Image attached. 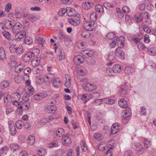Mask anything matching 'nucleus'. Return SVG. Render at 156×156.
<instances>
[{
  "mask_svg": "<svg viewBox=\"0 0 156 156\" xmlns=\"http://www.w3.org/2000/svg\"><path fill=\"white\" fill-rule=\"evenodd\" d=\"M52 82L53 86L55 88H59L62 84L61 80L58 77H55L54 78Z\"/></svg>",
  "mask_w": 156,
  "mask_h": 156,
  "instance_id": "obj_5",
  "label": "nucleus"
},
{
  "mask_svg": "<svg viewBox=\"0 0 156 156\" xmlns=\"http://www.w3.org/2000/svg\"><path fill=\"white\" fill-rule=\"evenodd\" d=\"M35 142V137L34 136L30 135L29 136L28 140V143L30 145H33Z\"/></svg>",
  "mask_w": 156,
  "mask_h": 156,
  "instance_id": "obj_40",
  "label": "nucleus"
},
{
  "mask_svg": "<svg viewBox=\"0 0 156 156\" xmlns=\"http://www.w3.org/2000/svg\"><path fill=\"white\" fill-rule=\"evenodd\" d=\"M85 60L87 64L91 65H94L96 63L95 60L91 58V56L88 57Z\"/></svg>",
  "mask_w": 156,
  "mask_h": 156,
  "instance_id": "obj_31",
  "label": "nucleus"
},
{
  "mask_svg": "<svg viewBox=\"0 0 156 156\" xmlns=\"http://www.w3.org/2000/svg\"><path fill=\"white\" fill-rule=\"evenodd\" d=\"M76 70L77 74L80 76L85 75L87 72L86 68L81 66L76 67Z\"/></svg>",
  "mask_w": 156,
  "mask_h": 156,
  "instance_id": "obj_8",
  "label": "nucleus"
},
{
  "mask_svg": "<svg viewBox=\"0 0 156 156\" xmlns=\"http://www.w3.org/2000/svg\"><path fill=\"white\" fill-rule=\"evenodd\" d=\"M120 126L117 123L114 124L111 129V134L114 135L117 133L119 130Z\"/></svg>",
  "mask_w": 156,
  "mask_h": 156,
  "instance_id": "obj_12",
  "label": "nucleus"
},
{
  "mask_svg": "<svg viewBox=\"0 0 156 156\" xmlns=\"http://www.w3.org/2000/svg\"><path fill=\"white\" fill-rule=\"evenodd\" d=\"M115 34L112 32H110L108 33L106 35L108 38L109 39L112 40L115 37Z\"/></svg>",
  "mask_w": 156,
  "mask_h": 156,
  "instance_id": "obj_64",
  "label": "nucleus"
},
{
  "mask_svg": "<svg viewBox=\"0 0 156 156\" xmlns=\"http://www.w3.org/2000/svg\"><path fill=\"white\" fill-rule=\"evenodd\" d=\"M106 143V142L104 141L100 142L98 145V149L102 151L106 150L107 148V147L105 146Z\"/></svg>",
  "mask_w": 156,
  "mask_h": 156,
  "instance_id": "obj_24",
  "label": "nucleus"
},
{
  "mask_svg": "<svg viewBox=\"0 0 156 156\" xmlns=\"http://www.w3.org/2000/svg\"><path fill=\"white\" fill-rule=\"evenodd\" d=\"M140 28L143 29L147 33L149 34L151 33V29L148 27H145L143 25H141L140 26Z\"/></svg>",
  "mask_w": 156,
  "mask_h": 156,
  "instance_id": "obj_55",
  "label": "nucleus"
},
{
  "mask_svg": "<svg viewBox=\"0 0 156 156\" xmlns=\"http://www.w3.org/2000/svg\"><path fill=\"white\" fill-rule=\"evenodd\" d=\"M24 67V65L23 64L18 65L15 67V71L16 73H19L23 69Z\"/></svg>",
  "mask_w": 156,
  "mask_h": 156,
  "instance_id": "obj_35",
  "label": "nucleus"
},
{
  "mask_svg": "<svg viewBox=\"0 0 156 156\" xmlns=\"http://www.w3.org/2000/svg\"><path fill=\"white\" fill-rule=\"evenodd\" d=\"M47 153L46 150L44 149H42L37 151V154L40 156H43Z\"/></svg>",
  "mask_w": 156,
  "mask_h": 156,
  "instance_id": "obj_56",
  "label": "nucleus"
},
{
  "mask_svg": "<svg viewBox=\"0 0 156 156\" xmlns=\"http://www.w3.org/2000/svg\"><path fill=\"white\" fill-rule=\"evenodd\" d=\"M81 53L84 57L85 59L88 58V57L92 56V52L85 50L81 51Z\"/></svg>",
  "mask_w": 156,
  "mask_h": 156,
  "instance_id": "obj_25",
  "label": "nucleus"
},
{
  "mask_svg": "<svg viewBox=\"0 0 156 156\" xmlns=\"http://www.w3.org/2000/svg\"><path fill=\"white\" fill-rule=\"evenodd\" d=\"M12 9V5L10 3H8L5 6V10L6 12H9Z\"/></svg>",
  "mask_w": 156,
  "mask_h": 156,
  "instance_id": "obj_62",
  "label": "nucleus"
},
{
  "mask_svg": "<svg viewBox=\"0 0 156 156\" xmlns=\"http://www.w3.org/2000/svg\"><path fill=\"white\" fill-rule=\"evenodd\" d=\"M34 91V88L31 86H26L25 90L26 94L29 96L31 95Z\"/></svg>",
  "mask_w": 156,
  "mask_h": 156,
  "instance_id": "obj_14",
  "label": "nucleus"
},
{
  "mask_svg": "<svg viewBox=\"0 0 156 156\" xmlns=\"http://www.w3.org/2000/svg\"><path fill=\"white\" fill-rule=\"evenodd\" d=\"M83 88L86 91L91 92L95 90L97 88V87L96 85L94 83H88L83 84Z\"/></svg>",
  "mask_w": 156,
  "mask_h": 156,
  "instance_id": "obj_1",
  "label": "nucleus"
},
{
  "mask_svg": "<svg viewBox=\"0 0 156 156\" xmlns=\"http://www.w3.org/2000/svg\"><path fill=\"white\" fill-rule=\"evenodd\" d=\"M12 22L9 20H6L4 24L0 23V30L1 28L2 29H4L5 28L7 29H10L12 28V27L13 25L12 24Z\"/></svg>",
  "mask_w": 156,
  "mask_h": 156,
  "instance_id": "obj_7",
  "label": "nucleus"
},
{
  "mask_svg": "<svg viewBox=\"0 0 156 156\" xmlns=\"http://www.w3.org/2000/svg\"><path fill=\"white\" fill-rule=\"evenodd\" d=\"M113 147L111 146L107 151L104 156H112V151L113 150Z\"/></svg>",
  "mask_w": 156,
  "mask_h": 156,
  "instance_id": "obj_54",
  "label": "nucleus"
},
{
  "mask_svg": "<svg viewBox=\"0 0 156 156\" xmlns=\"http://www.w3.org/2000/svg\"><path fill=\"white\" fill-rule=\"evenodd\" d=\"M94 23L87 21L83 22V26L84 29L89 31H91L94 29Z\"/></svg>",
  "mask_w": 156,
  "mask_h": 156,
  "instance_id": "obj_3",
  "label": "nucleus"
},
{
  "mask_svg": "<svg viewBox=\"0 0 156 156\" xmlns=\"http://www.w3.org/2000/svg\"><path fill=\"white\" fill-rule=\"evenodd\" d=\"M137 47L139 50H143L145 51H147L148 50V48L142 43H140L139 44Z\"/></svg>",
  "mask_w": 156,
  "mask_h": 156,
  "instance_id": "obj_48",
  "label": "nucleus"
},
{
  "mask_svg": "<svg viewBox=\"0 0 156 156\" xmlns=\"http://www.w3.org/2000/svg\"><path fill=\"white\" fill-rule=\"evenodd\" d=\"M97 17L96 13L95 12L92 13L90 16V19L91 21L93 22L96 21L97 19Z\"/></svg>",
  "mask_w": 156,
  "mask_h": 156,
  "instance_id": "obj_58",
  "label": "nucleus"
},
{
  "mask_svg": "<svg viewBox=\"0 0 156 156\" xmlns=\"http://www.w3.org/2000/svg\"><path fill=\"white\" fill-rule=\"evenodd\" d=\"M122 113V117H129L131 114V111L130 108H128L123 111Z\"/></svg>",
  "mask_w": 156,
  "mask_h": 156,
  "instance_id": "obj_21",
  "label": "nucleus"
},
{
  "mask_svg": "<svg viewBox=\"0 0 156 156\" xmlns=\"http://www.w3.org/2000/svg\"><path fill=\"white\" fill-rule=\"evenodd\" d=\"M112 68L115 73H119L121 72L122 69L121 66L119 64L114 65Z\"/></svg>",
  "mask_w": 156,
  "mask_h": 156,
  "instance_id": "obj_22",
  "label": "nucleus"
},
{
  "mask_svg": "<svg viewBox=\"0 0 156 156\" xmlns=\"http://www.w3.org/2000/svg\"><path fill=\"white\" fill-rule=\"evenodd\" d=\"M80 98L84 104H85L90 99L89 95L86 94L81 95Z\"/></svg>",
  "mask_w": 156,
  "mask_h": 156,
  "instance_id": "obj_23",
  "label": "nucleus"
},
{
  "mask_svg": "<svg viewBox=\"0 0 156 156\" xmlns=\"http://www.w3.org/2000/svg\"><path fill=\"white\" fill-rule=\"evenodd\" d=\"M19 107V111L20 113H22L23 110H27L30 107V103L28 101H20V104Z\"/></svg>",
  "mask_w": 156,
  "mask_h": 156,
  "instance_id": "obj_2",
  "label": "nucleus"
},
{
  "mask_svg": "<svg viewBox=\"0 0 156 156\" xmlns=\"http://www.w3.org/2000/svg\"><path fill=\"white\" fill-rule=\"evenodd\" d=\"M40 62V60L37 58H33L31 61V65L33 66L36 67L39 65Z\"/></svg>",
  "mask_w": 156,
  "mask_h": 156,
  "instance_id": "obj_37",
  "label": "nucleus"
},
{
  "mask_svg": "<svg viewBox=\"0 0 156 156\" xmlns=\"http://www.w3.org/2000/svg\"><path fill=\"white\" fill-rule=\"evenodd\" d=\"M9 85V82L6 80L2 81L0 83V86L2 88L7 87Z\"/></svg>",
  "mask_w": 156,
  "mask_h": 156,
  "instance_id": "obj_59",
  "label": "nucleus"
},
{
  "mask_svg": "<svg viewBox=\"0 0 156 156\" xmlns=\"http://www.w3.org/2000/svg\"><path fill=\"white\" fill-rule=\"evenodd\" d=\"M73 61L75 64L77 65L83 63L84 60L81 56L78 55L74 57Z\"/></svg>",
  "mask_w": 156,
  "mask_h": 156,
  "instance_id": "obj_9",
  "label": "nucleus"
},
{
  "mask_svg": "<svg viewBox=\"0 0 156 156\" xmlns=\"http://www.w3.org/2000/svg\"><path fill=\"white\" fill-rule=\"evenodd\" d=\"M47 108L48 112L51 113L55 112L57 109V106L55 105L48 106Z\"/></svg>",
  "mask_w": 156,
  "mask_h": 156,
  "instance_id": "obj_27",
  "label": "nucleus"
},
{
  "mask_svg": "<svg viewBox=\"0 0 156 156\" xmlns=\"http://www.w3.org/2000/svg\"><path fill=\"white\" fill-rule=\"evenodd\" d=\"M115 55L120 59L123 60L124 58V53L122 49L118 48L116 49Z\"/></svg>",
  "mask_w": 156,
  "mask_h": 156,
  "instance_id": "obj_10",
  "label": "nucleus"
},
{
  "mask_svg": "<svg viewBox=\"0 0 156 156\" xmlns=\"http://www.w3.org/2000/svg\"><path fill=\"white\" fill-rule=\"evenodd\" d=\"M90 33L87 30H83L81 33V36L85 38H88L90 37Z\"/></svg>",
  "mask_w": 156,
  "mask_h": 156,
  "instance_id": "obj_38",
  "label": "nucleus"
},
{
  "mask_svg": "<svg viewBox=\"0 0 156 156\" xmlns=\"http://www.w3.org/2000/svg\"><path fill=\"white\" fill-rule=\"evenodd\" d=\"M65 77L66 80V82L64 84V85L66 87H69L71 84L70 82V76L68 74H66Z\"/></svg>",
  "mask_w": 156,
  "mask_h": 156,
  "instance_id": "obj_36",
  "label": "nucleus"
},
{
  "mask_svg": "<svg viewBox=\"0 0 156 156\" xmlns=\"http://www.w3.org/2000/svg\"><path fill=\"white\" fill-rule=\"evenodd\" d=\"M93 5V2H87L83 3L82 4V7L86 10H88L92 7Z\"/></svg>",
  "mask_w": 156,
  "mask_h": 156,
  "instance_id": "obj_15",
  "label": "nucleus"
},
{
  "mask_svg": "<svg viewBox=\"0 0 156 156\" xmlns=\"http://www.w3.org/2000/svg\"><path fill=\"white\" fill-rule=\"evenodd\" d=\"M118 104L121 108H125L128 107V104L126 101L123 99L120 100L119 101Z\"/></svg>",
  "mask_w": 156,
  "mask_h": 156,
  "instance_id": "obj_17",
  "label": "nucleus"
},
{
  "mask_svg": "<svg viewBox=\"0 0 156 156\" xmlns=\"http://www.w3.org/2000/svg\"><path fill=\"white\" fill-rule=\"evenodd\" d=\"M39 19V18L38 16L34 14L30 15L27 18V20L32 22L36 21L38 20Z\"/></svg>",
  "mask_w": 156,
  "mask_h": 156,
  "instance_id": "obj_29",
  "label": "nucleus"
},
{
  "mask_svg": "<svg viewBox=\"0 0 156 156\" xmlns=\"http://www.w3.org/2000/svg\"><path fill=\"white\" fill-rule=\"evenodd\" d=\"M95 9L97 12H99L102 13L104 12L103 7L99 4L96 5Z\"/></svg>",
  "mask_w": 156,
  "mask_h": 156,
  "instance_id": "obj_42",
  "label": "nucleus"
},
{
  "mask_svg": "<svg viewBox=\"0 0 156 156\" xmlns=\"http://www.w3.org/2000/svg\"><path fill=\"white\" fill-rule=\"evenodd\" d=\"M6 55L5 51L2 47L0 48V59L3 61L6 59Z\"/></svg>",
  "mask_w": 156,
  "mask_h": 156,
  "instance_id": "obj_18",
  "label": "nucleus"
},
{
  "mask_svg": "<svg viewBox=\"0 0 156 156\" xmlns=\"http://www.w3.org/2000/svg\"><path fill=\"white\" fill-rule=\"evenodd\" d=\"M148 54L152 56L156 55V47H152L147 50Z\"/></svg>",
  "mask_w": 156,
  "mask_h": 156,
  "instance_id": "obj_32",
  "label": "nucleus"
},
{
  "mask_svg": "<svg viewBox=\"0 0 156 156\" xmlns=\"http://www.w3.org/2000/svg\"><path fill=\"white\" fill-rule=\"evenodd\" d=\"M11 150L13 151H16L19 150L20 148L19 145L16 144H12L10 145Z\"/></svg>",
  "mask_w": 156,
  "mask_h": 156,
  "instance_id": "obj_44",
  "label": "nucleus"
},
{
  "mask_svg": "<svg viewBox=\"0 0 156 156\" xmlns=\"http://www.w3.org/2000/svg\"><path fill=\"white\" fill-rule=\"evenodd\" d=\"M104 101L105 103L107 104L112 105L114 103L115 101L113 99L106 98L104 99Z\"/></svg>",
  "mask_w": 156,
  "mask_h": 156,
  "instance_id": "obj_47",
  "label": "nucleus"
},
{
  "mask_svg": "<svg viewBox=\"0 0 156 156\" xmlns=\"http://www.w3.org/2000/svg\"><path fill=\"white\" fill-rule=\"evenodd\" d=\"M144 143L145 147L146 148L150 147L151 145V142L147 139L144 140Z\"/></svg>",
  "mask_w": 156,
  "mask_h": 156,
  "instance_id": "obj_63",
  "label": "nucleus"
},
{
  "mask_svg": "<svg viewBox=\"0 0 156 156\" xmlns=\"http://www.w3.org/2000/svg\"><path fill=\"white\" fill-rule=\"evenodd\" d=\"M10 96L8 94L4 95V103L5 104L9 105L11 101Z\"/></svg>",
  "mask_w": 156,
  "mask_h": 156,
  "instance_id": "obj_20",
  "label": "nucleus"
},
{
  "mask_svg": "<svg viewBox=\"0 0 156 156\" xmlns=\"http://www.w3.org/2000/svg\"><path fill=\"white\" fill-rule=\"evenodd\" d=\"M44 97V95L42 93H40L38 94H35L34 96V99L38 100L42 99Z\"/></svg>",
  "mask_w": 156,
  "mask_h": 156,
  "instance_id": "obj_50",
  "label": "nucleus"
},
{
  "mask_svg": "<svg viewBox=\"0 0 156 156\" xmlns=\"http://www.w3.org/2000/svg\"><path fill=\"white\" fill-rule=\"evenodd\" d=\"M104 99H97L95 100L92 102V104L96 106H99L102 105Z\"/></svg>",
  "mask_w": 156,
  "mask_h": 156,
  "instance_id": "obj_41",
  "label": "nucleus"
},
{
  "mask_svg": "<svg viewBox=\"0 0 156 156\" xmlns=\"http://www.w3.org/2000/svg\"><path fill=\"white\" fill-rule=\"evenodd\" d=\"M103 5L106 9H109L111 8H112L113 7V5L110 3L108 2H106L103 4Z\"/></svg>",
  "mask_w": 156,
  "mask_h": 156,
  "instance_id": "obj_61",
  "label": "nucleus"
},
{
  "mask_svg": "<svg viewBox=\"0 0 156 156\" xmlns=\"http://www.w3.org/2000/svg\"><path fill=\"white\" fill-rule=\"evenodd\" d=\"M141 38H139L135 36L129 35L127 37L128 39L130 41H132L136 43H138L140 42Z\"/></svg>",
  "mask_w": 156,
  "mask_h": 156,
  "instance_id": "obj_16",
  "label": "nucleus"
},
{
  "mask_svg": "<svg viewBox=\"0 0 156 156\" xmlns=\"http://www.w3.org/2000/svg\"><path fill=\"white\" fill-rule=\"evenodd\" d=\"M30 52L33 57H36L39 54L40 50L38 48H35Z\"/></svg>",
  "mask_w": 156,
  "mask_h": 156,
  "instance_id": "obj_49",
  "label": "nucleus"
},
{
  "mask_svg": "<svg viewBox=\"0 0 156 156\" xmlns=\"http://www.w3.org/2000/svg\"><path fill=\"white\" fill-rule=\"evenodd\" d=\"M115 54L114 52H110L108 56V59L110 61L114 60L115 58Z\"/></svg>",
  "mask_w": 156,
  "mask_h": 156,
  "instance_id": "obj_39",
  "label": "nucleus"
},
{
  "mask_svg": "<svg viewBox=\"0 0 156 156\" xmlns=\"http://www.w3.org/2000/svg\"><path fill=\"white\" fill-rule=\"evenodd\" d=\"M23 122L22 120H18L16 123V126L18 129H21L23 125Z\"/></svg>",
  "mask_w": 156,
  "mask_h": 156,
  "instance_id": "obj_45",
  "label": "nucleus"
},
{
  "mask_svg": "<svg viewBox=\"0 0 156 156\" xmlns=\"http://www.w3.org/2000/svg\"><path fill=\"white\" fill-rule=\"evenodd\" d=\"M53 118L51 116H49L47 118H45L42 119V122L44 123H48L53 119Z\"/></svg>",
  "mask_w": 156,
  "mask_h": 156,
  "instance_id": "obj_46",
  "label": "nucleus"
},
{
  "mask_svg": "<svg viewBox=\"0 0 156 156\" xmlns=\"http://www.w3.org/2000/svg\"><path fill=\"white\" fill-rule=\"evenodd\" d=\"M33 57L30 52L27 53L25 55L23 58V61L25 62L28 61L31 58Z\"/></svg>",
  "mask_w": 156,
  "mask_h": 156,
  "instance_id": "obj_26",
  "label": "nucleus"
},
{
  "mask_svg": "<svg viewBox=\"0 0 156 156\" xmlns=\"http://www.w3.org/2000/svg\"><path fill=\"white\" fill-rule=\"evenodd\" d=\"M23 46L21 45H20L18 47H17L15 51V53L17 55H20L23 53Z\"/></svg>",
  "mask_w": 156,
  "mask_h": 156,
  "instance_id": "obj_33",
  "label": "nucleus"
},
{
  "mask_svg": "<svg viewBox=\"0 0 156 156\" xmlns=\"http://www.w3.org/2000/svg\"><path fill=\"white\" fill-rule=\"evenodd\" d=\"M128 89V88L126 85V83H125L122 86L119 93L121 94H126L127 92Z\"/></svg>",
  "mask_w": 156,
  "mask_h": 156,
  "instance_id": "obj_19",
  "label": "nucleus"
},
{
  "mask_svg": "<svg viewBox=\"0 0 156 156\" xmlns=\"http://www.w3.org/2000/svg\"><path fill=\"white\" fill-rule=\"evenodd\" d=\"M23 27L22 25L20 22H17L13 25L12 31L13 33L19 32Z\"/></svg>",
  "mask_w": 156,
  "mask_h": 156,
  "instance_id": "obj_6",
  "label": "nucleus"
},
{
  "mask_svg": "<svg viewBox=\"0 0 156 156\" xmlns=\"http://www.w3.org/2000/svg\"><path fill=\"white\" fill-rule=\"evenodd\" d=\"M17 47L15 44H11L9 47V49L10 52L12 53H15V51Z\"/></svg>",
  "mask_w": 156,
  "mask_h": 156,
  "instance_id": "obj_60",
  "label": "nucleus"
},
{
  "mask_svg": "<svg viewBox=\"0 0 156 156\" xmlns=\"http://www.w3.org/2000/svg\"><path fill=\"white\" fill-rule=\"evenodd\" d=\"M24 42L28 45H30L32 44L33 40L30 37H26L25 38Z\"/></svg>",
  "mask_w": 156,
  "mask_h": 156,
  "instance_id": "obj_57",
  "label": "nucleus"
},
{
  "mask_svg": "<svg viewBox=\"0 0 156 156\" xmlns=\"http://www.w3.org/2000/svg\"><path fill=\"white\" fill-rule=\"evenodd\" d=\"M59 145V144L58 140H55L52 142L49 143L48 144V147L50 148H53L58 147Z\"/></svg>",
  "mask_w": 156,
  "mask_h": 156,
  "instance_id": "obj_30",
  "label": "nucleus"
},
{
  "mask_svg": "<svg viewBox=\"0 0 156 156\" xmlns=\"http://www.w3.org/2000/svg\"><path fill=\"white\" fill-rule=\"evenodd\" d=\"M62 144L65 146H69L71 143V140L70 137L67 136H63L62 139Z\"/></svg>",
  "mask_w": 156,
  "mask_h": 156,
  "instance_id": "obj_11",
  "label": "nucleus"
},
{
  "mask_svg": "<svg viewBox=\"0 0 156 156\" xmlns=\"http://www.w3.org/2000/svg\"><path fill=\"white\" fill-rule=\"evenodd\" d=\"M8 124L10 134L12 136L15 135L16 132V130L14 122L10 120L8 122Z\"/></svg>",
  "mask_w": 156,
  "mask_h": 156,
  "instance_id": "obj_4",
  "label": "nucleus"
},
{
  "mask_svg": "<svg viewBox=\"0 0 156 156\" xmlns=\"http://www.w3.org/2000/svg\"><path fill=\"white\" fill-rule=\"evenodd\" d=\"M64 134V129L62 128H59L57 130L56 132V134L58 137H61Z\"/></svg>",
  "mask_w": 156,
  "mask_h": 156,
  "instance_id": "obj_34",
  "label": "nucleus"
},
{
  "mask_svg": "<svg viewBox=\"0 0 156 156\" xmlns=\"http://www.w3.org/2000/svg\"><path fill=\"white\" fill-rule=\"evenodd\" d=\"M69 23L75 26L78 25L80 24V22L79 21H76L72 19H69L68 20Z\"/></svg>",
  "mask_w": 156,
  "mask_h": 156,
  "instance_id": "obj_52",
  "label": "nucleus"
},
{
  "mask_svg": "<svg viewBox=\"0 0 156 156\" xmlns=\"http://www.w3.org/2000/svg\"><path fill=\"white\" fill-rule=\"evenodd\" d=\"M116 16L118 18H122L123 17L124 14L119 8L116 9Z\"/></svg>",
  "mask_w": 156,
  "mask_h": 156,
  "instance_id": "obj_53",
  "label": "nucleus"
},
{
  "mask_svg": "<svg viewBox=\"0 0 156 156\" xmlns=\"http://www.w3.org/2000/svg\"><path fill=\"white\" fill-rule=\"evenodd\" d=\"M106 72L107 75L110 76H113L115 73L113 68L112 69L110 67L107 68L106 70Z\"/></svg>",
  "mask_w": 156,
  "mask_h": 156,
  "instance_id": "obj_43",
  "label": "nucleus"
},
{
  "mask_svg": "<svg viewBox=\"0 0 156 156\" xmlns=\"http://www.w3.org/2000/svg\"><path fill=\"white\" fill-rule=\"evenodd\" d=\"M134 71V68L131 66H126L124 69L125 73L128 75H131Z\"/></svg>",
  "mask_w": 156,
  "mask_h": 156,
  "instance_id": "obj_13",
  "label": "nucleus"
},
{
  "mask_svg": "<svg viewBox=\"0 0 156 156\" xmlns=\"http://www.w3.org/2000/svg\"><path fill=\"white\" fill-rule=\"evenodd\" d=\"M25 35V34L24 33L20 32L16 34V37L17 38L18 41L20 40L21 39H22Z\"/></svg>",
  "mask_w": 156,
  "mask_h": 156,
  "instance_id": "obj_51",
  "label": "nucleus"
},
{
  "mask_svg": "<svg viewBox=\"0 0 156 156\" xmlns=\"http://www.w3.org/2000/svg\"><path fill=\"white\" fill-rule=\"evenodd\" d=\"M58 56V58L59 60H62L65 59V56L63 49H59Z\"/></svg>",
  "mask_w": 156,
  "mask_h": 156,
  "instance_id": "obj_28",
  "label": "nucleus"
}]
</instances>
